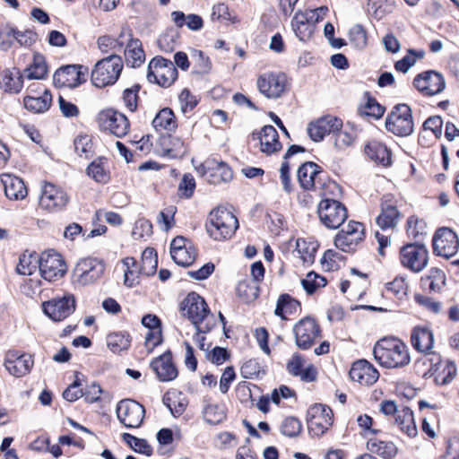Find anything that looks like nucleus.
Listing matches in <instances>:
<instances>
[{
  "instance_id": "45",
  "label": "nucleus",
  "mask_w": 459,
  "mask_h": 459,
  "mask_svg": "<svg viewBox=\"0 0 459 459\" xmlns=\"http://www.w3.org/2000/svg\"><path fill=\"white\" fill-rule=\"evenodd\" d=\"M354 234L355 236L339 232L334 238L335 247L343 252L354 251L356 246L363 239L358 232Z\"/></svg>"
},
{
  "instance_id": "2",
  "label": "nucleus",
  "mask_w": 459,
  "mask_h": 459,
  "mask_svg": "<svg viewBox=\"0 0 459 459\" xmlns=\"http://www.w3.org/2000/svg\"><path fill=\"white\" fill-rule=\"evenodd\" d=\"M238 228L237 217L224 208H217L211 212L206 230L214 240L230 238Z\"/></svg>"
},
{
  "instance_id": "19",
  "label": "nucleus",
  "mask_w": 459,
  "mask_h": 459,
  "mask_svg": "<svg viewBox=\"0 0 459 459\" xmlns=\"http://www.w3.org/2000/svg\"><path fill=\"white\" fill-rule=\"evenodd\" d=\"M413 86L425 96H433L442 92L446 87L443 75L434 70L422 72L416 75Z\"/></svg>"
},
{
  "instance_id": "36",
  "label": "nucleus",
  "mask_w": 459,
  "mask_h": 459,
  "mask_svg": "<svg viewBox=\"0 0 459 459\" xmlns=\"http://www.w3.org/2000/svg\"><path fill=\"white\" fill-rule=\"evenodd\" d=\"M395 424L409 437H414L418 434L413 412L409 407H403L397 411V415H395Z\"/></svg>"
},
{
  "instance_id": "50",
  "label": "nucleus",
  "mask_w": 459,
  "mask_h": 459,
  "mask_svg": "<svg viewBox=\"0 0 459 459\" xmlns=\"http://www.w3.org/2000/svg\"><path fill=\"white\" fill-rule=\"evenodd\" d=\"M425 355L422 359H418L416 361V366H429L428 371L423 373L424 377L428 375L429 377L433 376L438 369V366L441 363V356L436 352H424Z\"/></svg>"
},
{
  "instance_id": "15",
  "label": "nucleus",
  "mask_w": 459,
  "mask_h": 459,
  "mask_svg": "<svg viewBox=\"0 0 459 459\" xmlns=\"http://www.w3.org/2000/svg\"><path fill=\"white\" fill-rule=\"evenodd\" d=\"M29 94L23 99L24 108L35 114L44 113L51 106L52 95L50 91L39 83L29 86Z\"/></svg>"
},
{
  "instance_id": "11",
  "label": "nucleus",
  "mask_w": 459,
  "mask_h": 459,
  "mask_svg": "<svg viewBox=\"0 0 459 459\" xmlns=\"http://www.w3.org/2000/svg\"><path fill=\"white\" fill-rule=\"evenodd\" d=\"M88 68L82 65H67L57 69L53 75L56 87L75 88L86 81Z\"/></svg>"
},
{
  "instance_id": "33",
  "label": "nucleus",
  "mask_w": 459,
  "mask_h": 459,
  "mask_svg": "<svg viewBox=\"0 0 459 459\" xmlns=\"http://www.w3.org/2000/svg\"><path fill=\"white\" fill-rule=\"evenodd\" d=\"M411 342L413 348L418 351L428 352L433 347V333L429 328L415 327L411 333Z\"/></svg>"
},
{
  "instance_id": "21",
  "label": "nucleus",
  "mask_w": 459,
  "mask_h": 459,
  "mask_svg": "<svg viewBox=\"0 0 459 459\" xmlns=\"http://www.w3.org/2000/svg\"><path fill=\"white\" fill-rule=\"evenodd\" d=\"M44 313L53 321L59 322L69 316L75 310V299L67 294L54 298L42 304Z\"/></svg>"
},
{
  "instance_id": "48",
  "label": "nucleus",
  "mask_w": 459,
  "mask_h": 459,
  "mask_svg": "<svg viewBox=\"0 0 459 459\" xmlns=\"http://www.w3.org/2000/svg\"><path fill=\"white\" fill-rule=\"evenodd\" d=\"M425 55L424 50H414L409 49L406 56H404L401 60L397 61L394 65V67L397 71L402 73H407L408 70L414 65L417 59L423 58Z\"/></svg>"
},
{
  "instance_id": "24",
  "label": "nucleus",
  "mask_w": 459,
  "mask_h": 459,
  "mask_svg": "<svg viewBox=\"0 0 459 459\" xmlns=\"http://www.w3.org/2000/svg\"><path fill=\"white\" fill-rule=\"evenodd\" d=\"M68 200V196L63 189L48 183L42 189L39 204L43 209L52 212L64 208Z\"/></svg>"
},
{
  "instance_id": "25",
  "label": "nucleus",
  "mask_w": 459,
  "mask_h": 459,
  "mask_svg": "<svg viewBox=\"0 0 459 459\" xmlns=\"http://www.w3.org/2000/svg\"><path fill=\"white\" fill-rule=\"evenodd\" d=\"M342 121L333 116L324 117L307 126V134L314 142H320L326 134L342 129Z\"/></svg>"
},
{
  "instance_id": "9",
  "label": "nucleus",
  "mask_w": 459,
  "mask_h": 459,
  "mask_svg": "<svg viewBox=\"0 0 459 459\" xmlns=\"http://www.w3.org/2000/svg\"><path fill=\"white\" fill-rule=\"evenodd\" d=\"M39 269L43 279L54 281L65 275L66 264L60 254L55 250H48L39 256Z\"/></svg>"
},
{
  "instance_id": "26",
  "label": "nucleus",
  "mask_w": 459,
  "mask_h": 459,
  "mask_svg": "<svg viewBox=\"0 0 459 459\" xmlns=\"http://www.w3.org/2000/svg\"><path fill=\"white\" fill-rule=\"evenodd\" d=\"M251 139L253 141H258L261 152L266 154L277 152L281 149L279 134L276 129L271 125L263 126L257 133L254 132L251 135Z\"/></svg>"
},
{
  "instance_id": "54",
  "label": "nucleus",
  "mask_w": 459,
  "mask_h": 459,
  "mask_svg": "<svg viewBox=\"0 0 459 459\" xmlns=\"http://www.w3.org/2000/svg\"><path fill=\"white\" fill-rule=\"evenodd\" d=\"M302 430V424L296 417H287L281 424V432L289 437H298Z\"/></svg>"
},
{
  "instance_id": "5",
  "label": "nucleus",
  "mask_w": 459,
  "mask_h": 459,
  "mask_svg": "<svg viewBox=\"0 0 459 459\" xmlns=\"http://www.w3.org/2000/svg\"><path fill=\"white\" fill-rule=\"evenodd\" d=\"M174 63L162 56L153 57L148 65L147 80L161 87H169L178 78Z\"/></svg>"
},
{
  "instance_id": "53",
  "label": "nucleus",
  "mask_w": 459,
  "mask_h": 459,
  "mask_svg": "<svg viewBox=\"0 0 459 459\" xmlns=\"http://www.w3.org/2000/svg\"><path fill=\"white\" fill-rule=\"evenodd\" d=\"M162 145L169 155L178 156L186 153L184 142L177 136L169 135L163 138Z\"/></svg>"
},
{
  "instance_id": "34",
  "label": "nucleus",
  "mask_w": 459,
  "mask_h": 459,
  "mask_svg": "<svg viewBox=\"0 0 459 459\" xmlns=\"http://www.w3.org/2000/svg\"><path fill=\"white\" fill-rule=\"evenodd\" d=\"M291 27L295 35L301 41L307 40L315 30L305 13L302 11H299L295 13L291 21Z\"/></svg>"
},
{
  "instance_id": "42",
  "label": "nucleus",
  "mask_w": 459,
  "mask_h": 459,
  "mask_svg": "<svg viewBox=\"0 0 459 459\" xmlns=\"http://www.w3.org/2000/svg\"><path fill=\"white\" fill-rule=\"evenodd\" d=\"M48 73V67L45 58L41 55H35L32 64L24 69L23 77L29 80H41Z\"/></svg>"
},
{
  "instance_id": "52",
  "label": "nucleus",
  "mask_w": 459,
  "mask_h": 459,
  "mask_svg": "<svg viewBox=\"0 0 459 459\" xmlns=\"http://www.w3.org/2000/svg\"><path fill=\"white\" fill-rule=\"evenodd\" d=\"M349 39L358 49H363L368 44L367 32L362 25L355 24L349 31Z\"/></svg>"
},
{
  "instance_id": "57",
  "label": "nucleus",
  "mask_w": 459,
  "mask_h": 459,
  "mask_svg": "<svg viewBox=\"0 0 459 459\" xmlns=\"http://www.w3.org/2000/svg\"><path fill=\"white\" fill-rule=\"evenodd\" d=\"M152 234V224L150 221L141 218L137 220L133 228L132 236L134 239H141Z\"/></svg>"
},
{
  "instance_id": "59",
  "label": "nucleus",
  "mask_w": 459,
  "mask_h": 459,
  "mask_svg": "<svg viewBox=\"0 0 459 459\" xmlns=\"http://www.w3.org/2000/svg\"><path fill=\"white\" fill-rule=\"evenodd\" d=\"M8 35L13 36L21 46H30L36 41L37 38V34L29 30L21 31L16 29H11Z\"/></svg>"
},
{
  "instance_id": "64",
  "label": "nucleus",
  "mask_w": 459,
  "mask_h": 459,
  "mask_svg": "<svg viewBox=\"0 0 459 459\" xmlns=\"http://www.w3.org/2000/svg\"><path fill=\"white\" fill-rule=\"evenodd\" d=\"M195 188V180L194 176L189 173L185 174L178 186L179 192L186 198H190L194 194Z\"/></svg>"
},
{
  "instance_id": "39",
  "label": "nucleus",
  "mask_w": 459,
  "mask_h": 459,
  "mask_svg": "<svg viewBox=\"0 0 459 459\" xmlns=\"http://www.w3.org/2000/svg\"><path fill=\"white\" fill-rule=\"evenodd\" d=\"M300 307V303L289 294H281L276 304L274 314L282 320H287L286 315H291Z\"/></svg>"
},
{
  "instance_id": "8",
  "label": "nucleus",
  "mask_w": 459,
  "mask_h": 459,
  "mask_svg": "<svg viewBox=\"0 0 459 459\" xmlns=\"http://www.w3.org/2000/svg\"><path fill=\"white\" fill-rule=\"evenodd\" d=\"M317 213L322 223L329 229L339 228L347 218L345 206L333 199L322 200L319 203Z\"/></svg>"
},
{
  "instance_id": "18",
  "label": "nucleus",
  "mask_w": 459,
  "mask_h": 459,
  "mask_svg": "<svg viewBox=\"0 0 459 459\" xmlns=\"http://www.w3.org/2000/svg\"><path fill=\"white\" fill-rule=\"evenodd\" d=\"M308 429L315 436H322L333 424V411L330 407L316 404L307 411Z\"/></svg>"
},
{
  "instance_id": "47",
  "label": "nucleus",
  "mask_w": 459,
  "mask_h": 459,
  "mask_svg": "<svg viewBox=\"0 0 459 459\" xmlns=\"http://www.w3.org/2000/svg\"><path fill=\"white\" fill-rule=\"evenodd\" d=\"M368 447L371 452L386 459L394 457L397 451L395 446L392 442H384L373 439H370L368 442Z\"/></svg>"
},
{
  "instance_id": "14",
  "label": "nucleus",
  "mask_w": 459,
  "mask_h": 459,
  "mask_svg": "<svg viewBox=\"0 0 459 459\" xmlns=\"http://www.w3.org/2000/svg\"><path fill=\"white\" fill-rule=\"evenodd\" d=\"M259 92L267 99H278L286 90V76L281 73L267 72L257 78Z\"/></svg>"
},
{
  "instance_id": "22",
  "label": "nucleus",
  "mask_w": 459,
  "mask_h": 459,
  "mask_svg": "<svg viewBox=\"0 0 459 459\" xmlns=\"http://www.w3.org/2000/svg\"><path fill=\"white\" fill-rule=\"evenodd\" d=\"M98 121L104 130H108L117 137H123L129 130L127 117L116 110L107 109L98 115Z\"/></svg>"
},
{
  "instance_id": "37",
  "label": "nucleus",
  "mask_w": 459,
  "mask_h": 459,
  "mask_svg": "<svg viewBox=\"0 0 459 459\" xmlns=\"http://www.w3.org/2000/svg\"><path fill=\"white\" fill-rule=\"evenodd\" d=\"M125 58L126 65L131 67H139L143 63L145 55L139 39H132L128 42L125 49Z\"/></svg>"
},
{
  "instance_id": "3",
  "label": "nucleus",
  "mask_w": 459,
  "mask_h": 459,
  "mask_svg": "<svg viewBox=\"0 0 459 459\" xmlns=\"http://www.w3.org/2000/svg\"><path fill=\"white\" fill-rule=\"evenodd\" d=\"M122 69L123 61L121 56L112 54L97 62L91 72V82L98 88L114 84L117 81Z\"/></svg>"
},
{
  "instance_id": "55",
  "label": "nucleus",
  "mask_w": 459,
  "mask_h": 459,
  "mask_svg": "<svg viewBox=\"0 0 459 459\" xmlns=\"http://www.w3.org/2000/svg\"><path fill=\"white\" fill-rule=\"evenodd\" d=\"M204 420L212 425L221 423L225 419L224 411L218 404H208L204 409Z\"/></svg>"
},
{
  "instance_id": "10",
  "label": "nucleus",
  "mask_w": 459,
  "mask_h": 459,
  "mask_svg": "<svg viewBox=\"0 0 459 459\" xmlns=\"http://www.w3.org/2000/svg\"><path fill=\"white\" fill-rule=\"evenodd\" d=\"M432 246L436 255L448 259L457 253L459 238L449 228H439L433 236Z\"/></svg>"
},
{
  "instance_id": "41",
  "label": "nucleus",
  "mask_w": 459,
  "mask_h": 459,
  "mask_svg": "<svg viewBox=\"0 0 459 459\" xmlns=\"http://www.w3.org/2000/svg\"><path fill=\"white\" fill-rule=\"evenodd\" d=\"M39 257L36 253L22 254L19 257V263L16 266V273L20 275H31L39 268Z\"/></svg>"
},
{
  "instance_id": "58",
  "label": "nucleus",
  "mask_w": 459,
  "mask_h": 459,
  "mask_svg": "<svg viewBox=\"0 0 459 459\" xmlns=\"http://www.w3.org/2000/svg\"><path fill=\"white\" fill-rule=\"evenodd\" d=\"M297 250L304 263L312 264L314 262L316 252V246L314 243L307 246L305 240L298 239Z\"/></svg>"
},
{
  "instance_id": "12",
  "label": "nucleus",
  "mask_w": 459,
  "mask_h": 459,
  "mask_svg": "<svg viewBox=\"0 0 459 459\" xmlns=\"http://www.w3.org/2000/svg\"><path fill=\"white\" fill-rule=\"evenodd\" d=\"M117 416L120 422L128 429L139 428L144 418V407L134 400L126 399L117 405Z\"/></svg>"
},
{
  "instance_id": "4",
  "label": "nucleus",
  "mask_w": 459,
  "mask_h": 459,
  "mask_svg": "<svg viewBox=\"0 0 459 459\" xmlns=\"http://www.w3.org/2000/svg\"><path fill=\"white\" fill-rule=\"evenodd\" d=\"M385 128L397 136H409L412 134L414 124L412 112L407 104H397L385 118Z\"/></svg>"
},
{
  "instance_id": "29",
  "label": "nucleus",
  "mask_w": 459,
  "mask_h": 459,
  "mask_svg": "<svg viewBox=\"0 0 459 459\" xmlns=\"http://www.w3.org/2000/svg\"><path fill=\"white\" fill-rule=\"evenodd\" d=\"M33 363L32 357L29 354L17 356L14 353H8L4 367L12 376L21 377L30 371Z\"/></svg>"
},
{
  "instance_id": "63",
  "label": "nucleus",
  "mask_w": 459,
  "mask_h": 459,
  "mask_svg": "<svg viewBox=\"0 0 459 459\" xmlns=\"http://www.w3.org/2000/svg\"><path fill=\"white\" fill-rule=\"evenodd\" d=\"M87 174L97 182L105 183L108 177L100 162L93 161L87 168Z\"/></svg>"
},
{
  "instance_id": "35",
  "label": "nucleus",
  "mask_w": 459,
  "mask_h": 459,
  "mask_svg": "<svg viewBox=\"0 0 459 459\" xmlns=\"http://www.w3.org/2000/svg\"><path fill=\"white\" fill-rule=\"evenodd\" d=\"M365 154L372 160L383 166L391 163V152L385 145L379 142L372 141L365 146Z\"/></svg>"
},
{
  "instance_id": "31",
  "label": "nucleus",
  "mask_w": 459,
  "mask_h": 459,
  "mask_svg": "<svg viewBox=\"0 0 459 459\" xmlns=\"http://www.w3.org/2000/svg\"><path fill=\"white\" fill-rule=\"evenodd\" d=\"M23 74L16 69L4 70L0 76V86L9 93H18L23 87Z\"/></svg>"
},
{
  "instance_id": "51",
  "label": "nucleus",
  "mask_w": 459,
  "mask_h": 459,
  "mask_svg": "<svg viewBox=\"0 0 459 459\" xmlns=\"http://www.w3.org/2000/svg\"><path fill=\"white\" fill-rule=\"evenodd\" d=\"M301 284L309 295L313 294L318 288L326 285V280L325 277L320 276L315 272H310L306 275V278L301 280Z\"/></svg>"
},
{
  "instance_id": "40",
  "label": "nucleus",
  "mask_w": 459,
  "mask_h": 459,
  "mask_svg": "<svg viewBox=\"0 0 459 459\" xmlns=\"http://www.w3.org/2000/svg\"><path fill=\"white\" fill-rule=\"evenodd\" d=\"M171 16L175 24L179 28L186 25L191 30H199L204 26L202 17L197 14L186 15L183 12L175 11L171 13Z\"/></svg>"
},
{
  "instance_id": "43",
  "label": "nucleus",
  "mask_w": 459,
  "mask_h": 459,
  "mask_svg": "<svg viewBox=\"0 0 459 459\" xmlns=\"http://www.w3.org/2000/svg\"><path fill=\"white\" fill-rule=\"evenodd\" d=\"M158 255L152 247H147L142 254V265L139 273L145 276L153 275L157 271Z\"/></svg>"
},
{
  "instance_id": "6",
  "label": "nucleus",
  "mask_w": 459,
  "mask_h": 459,
  "mask_svg": "<svg viewBox=\"0 0 459 459\" xmlns=\"http://www.w3.org/2000/svg\"><path fill=\"white\" fill-rule=\"evenodd\" d=\"M400 262L412 273H420L429 263V251L424 244L410 243L400 249Z\"/></svg>"
},
{
  "instance_id": "27",
  "label": "nucleus",
  "mask_w": 459,
  "mask_h": 459,
  "mask_svg": "<svg viewBox=\"0 0 459 459\" xmlns=\"http://www.w3.org/2000/svg\"><path fill=\"white\" fill-rule=\"evenodd\" d=\"M349 375L352 381L364 385H373L379 377L377 368L366 359L355 361L350 369Z\"/></svg>"
},
{
  "instance_id": "1",
  "label": "nucleus",
  "mask_w": 459,
  "mask_h": 459,
  "mask_svg": "<svg viewBox=\"0 0 459 459\" xmlns=\"http://www.w3.org/2000/svg\"><path fill=\"white\" fill-rule=\"evenodd\" d=\"M374 358L388 368H401L410 363L408 348L398 339H382L373 350Z\"/></svg>"
},
{
  "instance_id": "20",
  "label": "nucleus",
  "mask_w": 459,
  "mask_h": 459,
  "mask_svg": "<svg viewBox=\"0 0 459 459\" xmlns=\"http://www.w3.org/2000/svg\"><path fill=\"white\" fill-rule=\"evenodd\" d=\"M297 177L302 188L311 190L324 187L326 173L316 163L307 161L299 168Z\"/></svg>"
},
{
  "instance_id": "61",
  "label": "nucleus",
  "mask_w": 459,
  "mask_h": 459,
  "mask_svg": "<svg viewBox=\"0 0 459 459\" xmlns=\"http://www.w3.org/2000/svg\"><path fill=\"white\" fill-rule=\"evenodd\" d=\"M140 85L135 84L132 88H127L124 91L123 100L125 105L130 111H134L137 108L138 91Z\"/></svg>"
},
{
  "instance_id": "62",
  "label": "nucleus",
  "mask_w": 459,
  "mask_h": 459,
  "mask_svg": "<svg viewBox=\"0 0 459 459\" xmlns=\"http://www.w3.org/2000/svg\"><path fill=\"white\" fill-rule=\"evenodd\" d=\"M82 385L78 375L76 379L63 392V397L68 402H74L83 396L82 389L80 388Z\"/></svg>"
},
{
  "instance_id": "28",
  "label": "nucleus",
  "mask_w": 459,
  "mask_h": 459,
  "mask_svg": "<svg viewBox=\"0 0 459 459\" xmlns=\"http://www.w3.org/2000/svg\"><path fill=\"white\" fill-rule=\"evenodd\" d=\"M151 368L161 382L171 381L178 377V369L172 361L170 351H167L162 355L153 359L151 362Z\"/></svg>"
},
{
  "instance_id": "56",
  "label": "nucleus",
  "mask_w": 459,
  "mask_h": 459,
  "mask_svg": "<svg viewBox=\"0 0 459 459\" xmlns=\"http://www.w3.org/2000/svg\"><path fill=\"white\" fill-rule=\"evenodd\" d=\"M195 64V73L199 74H207L212 67L211 60L208 56H205L204 52L201 50H194L192 54Z\"/></svg>"
},
{
  "instance_id": "38",
  "label": "nucleus",
  "mask_w": 459,
  "mask_h": 459,
  "mask_svg": "<svg viewBox=\"0 0 459 459\" xmlns=\"http://www.w3.org/2000/svg\"><path fill=\"white\" fill-rule=\"evenodd\" d=\"M152 126L158 132H171L177 128V120L172 109L164 108L159 111L152 120Z\"/></svg>"
},
{
  "instance_id": "30",
  "label": "nucleus",
  "mask_w": 459,
  "mask_h": 459,
  "mask_svg": "<svg viewBox=\"0 0 459 459\" xmlns=\"http://www.w3.org/2000/svg\"><path fill=\"white\" fill-rule=\"evenodd\" d=\"M0 178L7 198L19 200L26 197L27 188L20 178L11 174H2Z\"/></svg>"
},
{
  "instance_id": "7",
  "label": "nucleus",
  "mask_w": 459,
  "mask_h": 459,
  "mask_svg": "<svg viewBox=\"0 0 459 459\" xmlns=\"http://www.w3.org/2000/svg\"><path fill=\"white\" fill-rule=\"evenodd\" d=\"M105 272V264L97 258L87 257L81 259L74 269V281L85 286L96 282Z\"/></svg>"
},
{
  "instance_id": "13",
  "label": "nucleus",
  "mask_w": 459,
  "mask_h": 459,
  "mask_svg": "<svg viewBox=\"0 0 459 459\" xmlns=\"http://www.w3.org/2000/svg\"><path fill=\"white\" fill-rule=\"evenodd\" d=\"M197 172L210 184L218 185L232 179L233 173L227 163L215 159H208L198 168Z\"/></svg>"
},
{
  "instance_id": "32",
  "label": "nucleus",
  "mask_w": 459,
  "mask_h": 459,
  "mask_svg": "<svg viewBox=\"0 0 459 459\" xmlns=\"http://www.w3.org/2000/svg\"><path fill=\"white\" fill-rule=\"evenodd\" d=\"M446 281L445 272L437 267L430 268L428 273L420 279L421 286L433 293L441 292L446 286Z\"/></svg>"
},
{
  "instance_id": "17",
  "label": "nucleus",
  "mask_w": 459,
  "mask_h": 459,
  "mask_svg": "<svg viewBox=\"0 0 459 459\" xmlns=\"http://www.w3.org/2000/svg\"><path fill=\"white\" fill-rule=\"evenodd\" d=\"M320 327L314 318L307 316L299 320L293 327L297 346L301 350H308L320 336Z\"/></svg>"
},
{
  "instance_id": "60",
  "label": "nucleus",
  "mask_w": 459,
  "mask_h": 459,
  "mask_svg": "<svg viewBox=\"0 0 459 459\" xmlns=\"http://www.w3.org/2000/svg\"><path fill=\"white\" fill-rule=\"evenodd\" d=\"M414 299L417 304L431 313L438 314L441 311L442 303L434 300L430 297L417 294L415 295Z\"/></svg>"
},
{
  "instance_id": "44",
  "label": "nucleus",
  "mask_w": 459,
  "mask_h": 459,
  "mask_svg": "<svg viewBox=\"0 0 459 459\" xmlns=\"http://www.w3.org/2000/svg\"><path fill=\"white\" fill-rule=\"evenodd\" d=\"M107 343L112 352L119 353L129 348L130 335L126 332L111 333L107 337Z\"/></svg>"
},
{
  "instance_id": "23",
  "label": "nucleus",
  "mask_w": 459,
  "mask_h": 459,
  "mask_svg": "<svg viewBox=\"0 0 459 459\" xmlns=\"http://www.w3.org/2000/svg\"><path fill=\"white\" fill-rule=\"evenodd\" d=\"M401 220L396 201L392 195H385L381 200V212L376 219L377 224L383 230L394 229Z\"/></svg>"
},
{
  "instance_id": "46",
  "label": "nucleus",
  "mask_w": 459,
  "mask_h": 459,
  "mask_svg": "<svg viewBox=\"0 0 459 459\" xmlns=\"http://www.w3.org/2000/svg\"><path fill=\"white\" fill-rule=\"evenodd\" d=\"M368 99L366 104L359 108V112L361 117H372L374 119L380 118L385 113V108L381 106L375 98L370 97L367 93Z\"/></svg>"
},
{
  "instance_id": "49",
  "label": "nucleus",
  "mask_w": 459,
  "mask_h": 459,
  "mask_svg": "<svg viewBox=\"0 0 459 459\" xmlns=\"http://www.w3.org/2000/svg\"><path fill=\"white\" fill-rule=\"evenodd\" d=\"M170 255L177 264L188 267L195 262L196 252L194 247H190L188 248L172 251Z\"/></svg>"
},
{
  "instance_id": "16",
  "label": "nucleus",
  "mask_w": 459,
  "mask_h": 459,
  "mask_svg": "<svg viewBox=\"0 0 459 459\" xmlns=\"http://www.w3.org/2000/svg\"><path fill=\"white\" fill-rule=\"evenodd\" d=\"M181 310L195 326L200 325L210 316V309L205 300L195 292L189 293L184 299Z\"/></svg>"
}]
</instances>
